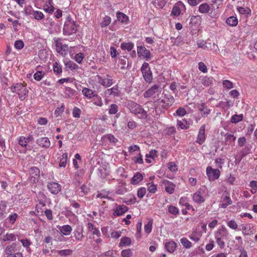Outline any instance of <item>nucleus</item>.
Returning a JSON list of instances; mask_svg holds the SVG:
<instances>
[{
	"label": "nucleus",
	"mask_w": 257,
	"mask_h": 257,
	"mask_svg": "<svg viewBox=\"0 0 257 257\" xmlns=\"http://www.w3.org/2000/svg\"><path fill=\"white\" fill-rule=\"evenodd\" d=\"M189 126L190 123L185 119H182L181 120H177V126L179 128L186 130L189 127Z\"/></svg>",
	"instance_id": "obj_29"
},
{
	"label": "nucleus",
	"mask_w": 257,
	"mask_h": 257,
	"mask_svg": "<svg viewBox=\"0 0 257 257\" xmlns=\"http://www.w3.org/2000/svg\"><path fill=\"white\" fill-rule=\"evenodd\" d=\"M143 179V176L140 173H136L131 180V183L134 185L138 184Z\"/></svg>",
	"instance_id": "obj_30"
},
{
	"label": "nucleus",
	"mask_w": 257,
	"mask_h": 257,
	"mask_svg": "<svg viewBox=\"0 0 257 257\" xmlns=\"http://www.w3.org/2000/svg\"><path fill=\"white\" fill-rule=\"evenodd\" d=\"M82 93L85 97L89 99L95 96H97V95L95 93L93 90L86 87H84L82 89Z\"/></svg>",
	"instance_id": "obj_24"
},
{
	"label": "nucleus",
	"mask_w": 257,
	"mask_h": 257,
	"mask_svg": "<svg viewBox=\"0 0 257 257\" xmlns=\"http://www.w3.org/2000/svg\"><path fill=\"white\" fill-rule=\"evenodd\" d=\"M16 239V235L13 233H7L3 237V240L4 241H12L15 240Z\"/></svg>",
	"instance_id": "obj_48"
},
{
	"label": "nucleus",
	"mask_w": 257,
	"mask_h": 257,
	"mask_svg": "<svg viewBox=\"0 0 257 257\" xmlns=\"http://www.w3.org/2000/svg\"><path fill=\"white\" fill-rule=\"evenodd\" d=\"M249 186L251 188V192L252 194H254L257 191V181H251L249 183Z\"/></svg>",
	"instance_id": "obj_61"
},
{
	"label": "nucleus",
	"mask_w": 257,
	"mask_h": 257,
	"mask_svg": "<svg viewBox=\"0 0 257 257\" xmlns=\"http://www.w3.org/2000/svg\"><path fill=\"white\" fill-rule=\"evenodd\" d=\"M177 244L173 241H170L166 242L165 244V247L167 251L170 253H173L176 249Z\"/></svg>",
	"instance_id": "obj_28"
},
{
	"label": "nucleus",
	"mask_w": 257,
	"mask_h": 257,
	"mask_svg": "<svg viewBox=\"0 0 257 257\" xmlns=\"http://www.w3.org/2000/svg\"><path fill=\"white\" fill-rule=\"evenodd\" d=\"M127 210L128 207L125 205L115 204V207L113 209V215L114 216H120Z\"/></svg>",
	"instance_id": "obj_15"
},
{
	"label": "nucleus",
	"mask_w": 257,
	"mask_h": 257,
	"mask_svg": "<svg viewBox=\"0 0 257 257\" xmlns=\"http://www.w3.org/2000/svg\"><path fill=\"white\" fill-rule=\"evenodd\" d=\"M226 23L232 27L235 26L238 24V20L236 17H230L228 18L226 21Z\"/></svg>",
	"instance_id": "obj_39"
},
{
	"label": "nucleus",
	"mask_w": 257,
	"mask_h": 257,
	"mask_svg": "<svg viewBox=\"0 0 257 257\" xmlns=\"http://www.w3.org/2000/svg\"><path fill=\"white\" fill-rule=\"evenodd\" d=\"M148 191L151 193H155L157 190V185H155L153 182H149L147 184Z\"/></svg>",
	"instance_id": "obj_40"
},
{
	"label": "nucleus",
	"mask_w": 257,
	"mask_h": 257,
	"mask_svg": "<svg viewBox=\"0 0 257 257\" xmlns=\"http://www.w3.org/2000/svg\"><path fill=\"white\" fill-rule=\"evenodd\" d=\"M238 12L242 15L244 14H250L251 13V10L248 8L238 7L237 8Z\"/></svg>",
	"instance_id": "obj_57"
},
{
	"label": "nucleus",
	"mask_w": 257,
	"mask_h": 257,
	"mask_svg": "<svg viewBox=\"0 0 257 257\" xmlns=\"http://www.w3.org/2000/svg\"><path fill=\"white\" fill-rule=\"evenodd\" d=\"M19 144L23 148H25L28 145V143L26 141V137L24 136H20L18 139Z\"/></svg>",
	"instance_id": "obj_49"
},
{
	"label": "nucleus",
	"mask_w": 257,
	"mask_h": 257,
	"mask_svg": "<svg viewBox=\"0 0 257 257\" xmlns=\"http://www.w3.org/2000/svg\"><path fill=\"white\" fill-rule=\"evenodd\" d=\"M233 103L230 100L226 101H220L218 104V106L224 109H228L230 107L233 105Z\"/></svg>",
	"instance_id": "obj_36"
},
{
	"label": "nucleus",
	"mask_w": 257,
	"mask_h": 257,
	"mask_svg": "<svg viewBox=\"0 0 257 257\" xmlns=\"http://www.w3.org/2000/svg\"><path fill=\"white\" fill-rule=\"evenodd\" d=\"M138 53L141 56L147 59H149L151 58V55L150 50L147 49L145 47L140 46L138 47Z\"/></svg>",
	"instance_id": "obj_19"
},
{
	"label": "nucleus",
	"mask_w": 257,
	"mask_h": 257,
	"mask_svg": "<svg viewBox=\"0 0 257 257\" xmlns=\"http://www.w3.org/2000/svg\"><path fill=\"white\" fill-rule=\"evenodd\" d=\"M198 12L201 14H207L212 18H217L218 14L213 5H209L207 3L201 4L198 7Z\"/></svg>",
	"instance_id": "obj_5"
},
{
	"label": "nucleus",
	"mask_w": 257,
	"mask_h": 257,
	"mask_svg": "<svg viewBox=\"0 0 257 257\" xmlns=\"http://www.w3.org/2000/svg\"><path fill=\"white\" fill-rule=\"evenodd\" d=\"M81 159V156L79 154H76L75 155L74 159L73 160V164L75 169H78L79 168L78 161H79L80 162Z\"/></svg>",
	"instance_id": "obj_46"
},
{
	"label": "nucleus",
	"mask_w": 257,
	"mask_h": 257,
	"mask_svg": "<svg viewBox=\"0 0 257 257\" xmlns=\"http://www.w3.org/2000/svg\"><path fill=\"white\" fill-rule=\"evenodd\" d=\"M53 69L54 72L56 74H60L62 72V66L61 64L57 62H55L53 63Z\"/></svg>",
	"instance_id": "obj_38"
},
{
	"label": "nucleus",
	"mask_w": 257,
	"mask_h": 257,
	"mask_svg": "<svg viewBox=\"0 0 257 257\" xmlns=\"http://www.w3.org/2000/svg\"><path fill=\"white\" fill-rule=\"evenodd\" d=\"M146 157L147 158H150L155 159L158 157V152L155 150H152L149 154H146Z\"/></svg>",
	"instance_id": "obj_60"
},
{
	"label": "nucleus",
	"mask_w": 257,
	"mask_h": 257,
	"mask_svg": "<svg viewBox=\"0 0 257 257\" xmlns=\"http://www.w3.org/2000/svg\"><path fill=\"white\" fill-rule=\"evenodd\" d=\"M225 137V144L227 145H233L236 139L235 137L233 135L226 134Z\"/></svg>",
	"instance_id": "obj_31"
},
{
	"label": "nucleus",
	"mask_w": 257,
	"mask_h": 257,
	"mask_svg": "<svg viewBox=\"0 0 257 257\" xmlns=\"http://www.w3.org/2000/svg\"><path fill=\"white\" fill-rule=\"evenodd\" d=\"M36 144L41 148L48 149L50 147L51 143L47 137H41L36 140Z\"/></svg>",
	"instance_id": "obj_16"
},
{
	"label": "nucleus",
	"mask_w": 257,
	"mask_h": 257,
	"mask_svg": "<svg viewBox=\"0 0 257 257\" xmlns=\"http://www.w3.org/2000/svg\"><path fill=\"white\" fill-rule=\"evenodd\" d=\"M11 91L17 94L21 100H24L27 97L29 92L26 86L21 83L14 84L11 86Z\"/></svg>",
	"instance_id": "obj_4"
},
{
	"label": "nucleus",
	"mask_w": 257,
	"mask_h": 257,
	"mask_svg": "<svg viewBox=\"0 0 257 257\" xmlns=\"http://www.w3.org/2000/svg\"><path fill=\"white\" fill-rule=\"evenodd\" d=\"M109 192L107 191H102L101 192H98L96 194V198L104 199L108 198Z\"/></svg>",
	"instance_id": "obj_53"
},
{
	"label": "nucleus",
	"mask_w": 257,
	"mask_h": 257,
	"mask_svg": "<svg viewBox=\"0 0 257 257\" xmlns=\"http://www.w3.org/2000/svg\"><path fill=\"white\" fill-rule=\"evenodd\" d=\"M20 241L22 243L23 247H25L26 250L28 252H30L31 249H30V246L32 243L31 241L28 239H22L20 240Z\"/></svg>",
	"instance_id": "obj_42"
},
{
	"label": "nucleus",
	"mask_w": 257,
	"mask_h": 257,
	"mask_svg": "<svg viewBox=\"0 0 257 257\" xmlns=\"http://www.w3.org/2000/svg\"><path fill=\"white\" fill-rule=\"evenodd\" d=\"M208 196L206 189L200 188V189L193 194V200L198 204H201L205 202V199L208 198Z\"/></svg>",
	"instance_id": "obj_6"
},
{
	"label": "nucleus",
	"mask_w": 257,
	"mask_h": 257,
	"mask_svg": "<svg viewBox=\"0 0 257 257\" xmlns=\"http://www.w3.org/2000/svg\"><path fill=\"white\" fill-rule=\"evenodd\" d=\"M76 93V91L70 87H66L64 92L65 95L68 98H72Z\"/></svg>",
	"instance_id": "obj_37"
},
{
	"label": "nucleus",
	"mask_w": 257,
	"mask_h": 257,
	"mask_svg": "<svg viewBox=\"0 0 257 257\" xmlns=\"http://www.w3.org/2000/svg\"><path fill=\"white\" fill-rule=\"evenodd\" d=\"M41 66H38L36 68V72L34 74V78L36 81H40L44 76L45 73V72L40 70Z\"/></svg>",
	"instance_id": "obj_25"
},
{
	"label": "nucleus",
	"mask_w": 257,
	"mask_h": 257,
	"mask_svg": "<svg viewBox=\"0 0 257 257\" xmlns=\"http://www.w3.org/2000/svg\"><path fill=\"white\" fill-rule=\"evenodd\" d=\"M115 252L110 250L98 255V257H115Z\"/></svg>",
	"instance_id": "obj_52"
},
{
	"label": "nucleus",
	"mask_w": 257,
	"mask_h": 257,
	"mask_svg": "<svg viewBox=\"0 0 257 257\" xmlns=\"http://www.w3.org/2000/svg\"><path fill=\"white\" fill-rule=\"evenodd\" d=\"M15 245L14 244L8 245L6 247L5 249V253L7 256H11L15 253Z\"/></svg>",
	"instance_id": "obj_35"
},
{
	"label": "nucleus",
	"mask_w": 257,
	"mask_h": 257,
	"mask_svg": "<svg viewBox=\"0 0 257 257\" xmlns=\"http://www.w3.org/2000/svg\"><path fill=\"white\" fill-rule=\"evenodd\" d=\"M73 251L70 249L58 250L56 252L60 256H67L72 254Z\"/></svg>",
	"instance_id": "obj_41"
},
{
	"label": "nucleus",
	"mask_w": 257,
	"mask_h": 257,
	"mask_svg": "<svg viewBox=\"0 0 257 257\" xmlns=\"http://www.w3.org/2000/svg\"><path fill=\"white\" fill-rule=\"evenodd\" d=\"M126 106L131 113L137 115L138 118L143 119L147 118V111L139 104L134 101L128 100L126 102Z\"/></svg>",
	"instance_id": "obj_1"
},
{
	"label": "nucleus",
	"mask_w": 257,
	"mask_h": 257,
	"mask_svg": "<svg viewBox=\"0 0 257 257\" xmlns=\"http://www.w3.org/2000/svg\"><path fill=\"white\" fill-rule=\"evenodd\" d=\"M232 203V200L228 196H225L221 198V203L220 207L222 208H225L227 206Z\"/></svg>",
	"instance_id": "obj_27"
},
{
	"label": "nucleus",
	"mask_w": 257,
	"mask_h": 257,
	"mask_svg": "<svg viewBox=\"0 0 257 257\" xmlns=\"http://www.w3.org/2000/svg\"><path fill=\"white\" fill-rule=\"evenodd\" d=\"M68 154L67 153H63L59 158V167H65L67 162Z\"/></svg>",
	"instance_id": "obj_32"
},
{
	"label": "nucleus",
	"mask_w": 257,
	"mask_h": 257,
	"mask_svg": "<svg viewBox=\"0 0 257 257\" xmlns=\"http://www.w3.org/2000/svg\"><path fill=\"white\" fill-rule=\"evenodd\" d=\"M168 212L174 215H177L179 213V211L178 208L173 205H169L168 207Z\"/></svg>",
	"instance_id": "obj_47"
},
{
	"label": "nucleus",
	"mask_w": 257,
	"mask_h": 257,
	"mask_svg": "<svg viewBox=\"0 0 257 257\" xmlns=\"http://www.w3.org/2000/svg\"><path fill=\"white\" fill-rule=\"evenodd\" d=\"M180 242L186 248H190L192 246V243L186 238L183 237L180 239Z\"/></svg>",
	"instance_id": "obj_45"
},
{
	"label": "nucleus",
	"mask_w": 257,
	"mask_h": 257,
	"mask_svg": "<svg viewBox=\"0 0 257 257\" xmlns=\"http://www.w3.org/2000/svg\"><path fill=\"white\" fill-rule=\"evenodd\" d=\"M81 110L77 107H74L72 110V115L74 118H80Z\"/></svg>",
	"instance_id": "obj_56"
},
{
	"label": "nucleus",
	"mask_w": 257,
	"mask_h": 257,
	"mask_svg": "<svg viewBox=\"0 0 257 257\" xmlns=\"http://www.w3.org/2000/svg\"><path fill=\"white\" fill-rule=\"evenodd\" d=\"M206 175L210 181H213L219 178L220 172L218 169H213L211 166L206 168Z\"/></svg>",
	"instance_id": "obj_9"
},
{
	"label": "nucleus",
	"mask_w": 257,
	"mask_h": 257,
	"mask_svg": "<svg viewBox=\"0 0 257 257\" xmlns=\"http://www.w3.org/2000/svg\"><path fill=\"white\" fill-rule=\"evenodd\" d=\"M201 236V234L196 232L193 231V233L189 236L190 239L195 242H198Z\"/></svg>",
	"instance_id": "obj_50"
},
{
	"label": "nucleus",
	"mask_w": 257,
	"mask_h": 257,
	"mask_svg": "<svg viewBox=\"0 0 257 257\" xmlns=\"http://www.w3.org/2000/svg\"><path fill=\"white\" fill-rule=\"evenodd\" d=\"M25 12L27 15H32L35 19L38 21H40L44 18V15L42 12L35 11L31 7L27 8Z\"/></svg>",
	"instance_id": "obj_10"
},
{
	"label": "nucleus",
	"mask_w": 257,
	"mask_h": 257,
	"mask_svg": "<svg viewBox=\"0 0 257 257\" xmlns=\"http://www.w3.org/2000/svg\"><path fill=\"white\" fill-rule=\"evenodd\" d=\"M77 31V25L70 16H68L64 23L63 33L64 35L70 36L75 34Z\"/></svg>",
	"instance_id": "obj_3"
},
{
	"label": "nucleus",
	"mask_w": 257,
	"mask_h": 257,
	"mask_svg": "<svg viewBox=\"0 0 257 257\" xmlns=\"http://www.w3.org/2000/svg\"><path fill=\"white\" fill-rule=\"evenodd\" d=\"M181 8H185V5L182 2L178 3L173 7L171 14L176 17L179 16L181 14Z\"/></svg>",
	"instance_id": "obj_21"
},
{
	"label": "nucleus",
	"mask_w": 257,
	"mask_h": 257,
	"mask_svg": "<svg viewBox=\"0 0 257 257\" xmlns=\"http://www.w3.org/2000/svg\"><path fill=\"white\" fill-rule=\"evenodd\" d=\"M120 47L123 50H127L128 51H130L133 49L134 45L132 43H122Z\"/></svg>",
	"instance_id": "obj_43"
},
{
	"label": "nucleus",
	"mask_w": 257,
	"mask_h": 257,
	"mask_svg": "<svg viewBox=\"0 0 257 257\" xmlns=\"http://www.w3.org/2000/svg\"><path fill=\"white\" fill-rule=\"evenodd\" d=\"M143 78L147 83H150L153 80V74L149 64L146 62L143 63L141 67Z\"/></svg>",
	"instance_id": "obj_7"
},
{
	"label": "nucleus",
	"mask_w": 257,
	"mask_h": 257,
	"mask_svg": "<svg viewBox=\"0 0 257 257\" xmlns=\"http://www.w3.org/2000/svg\"><path fill=\"white\" fill-rule=\"evenodd\" d=\"M58 228L60 232L65 235H69L72 230L71 226L69 225L61 226H60Z\"/></svg>",
	"instance_id": "obj_26"
},
{
	"label": "nucleus",
	"mask_w": 257,
	"mask_h": 257,
	"mask_svg": "<svg viewBox=\"0 0 257 257\" xmlns=\"http://www.w3.org/2000/svg\"><path fill=\"white\" fill-rule=\"evenodd\" d=\"M202 84L205 86H209L213 83V78L212 77H204L201 81Z\"/></svg>",
	"instance_id": "obj_44"
},
{
	"label": "nucleus",
	"mask_w": 257,
	"mask_h": 257,
	"mask_svg": "<svg viewBox=\"0 0 257 257\" xmlns=\"http://www.w3.org/2000/svg\"><path fill=\"white\" fill-rule=\"evenodd\" d=\"M65 65L67 68L71 70H75L78 67V66L76 63L71 61H69Z\"/></svg>",
	"instance_id": "obj_59"
},
{
	"label": "nucleus",
	"mask_w": 257,
	"mask_h": 257,
	"mask_svg": "<svg viewBox=\"0 0 257 257\" xmlns=\"http://www.w3.org/2000/svg\"><path fill=\"white\" fill-rule=\"evenodd\" d=\"M56 51L58 53L63 55L65 54V52L68 50V47L66 45H62L58 41L56 42Z\"/></svg>",
	"instance_id": "obj_22"
},
{
	"label": "nucleus",
	"mask_w": 257,
	"mask_h": 257,
	"mask_svg": "<svg viewBox=\"0 0 257 257\" xmlns=\"http://www.w3.org/2000/svg\"><path fill=\"white\" fill-rule=\"evenodd\" d=\"M117 18L118 21L122 23H125L128 20V17L125 14L121 12L117 13Z\"/></svg>",
	"instance_id": "obj_51"
},
{
	"label": "nucleus",
	"mask_w": 257,
	"mask_h": 257,
	"mask_svg": "<svg viewBox=\"0 0 257 257\" xmlns=\"http://www.w3.org/2000/svg\"><path fill=\"white\" fill-rule=\"evenodd\" d=\"M49 191L53 194H57L61 190V185L57 182H50L47 184Z\"/></svg>",
	"instance_id": "obj_12"
},
{
	"label": "nucleus",
	"mask_w": 257,
	"mask_h": 257,
	"mask_svg": "<svg viewBox=\"0 0 257 257\" xmlns=\"http://www.w3.org/2000/svg\"><path fill=\"white\" fill-rule=\"evenodd\" d=\"M43 10L47 13L52 14L55 10L53 1H47L43 6Z\"/></svg>",
	"instance_id": "obj_20"
},
{
	"label": "nucleus",
	"mask_w": 257,
	"mask_h": 257,
	"mask_svg": "<svg viewBox=\"0 0 257 257\" xmlns=\"http://www.w3.org/2000/svg\"><path fill=\"white\" fill-rule=\"evenodd\" d=\"M84 58V54L83 53H79L75 55L74 59L79 64L82 63Z\"/></svg>",
	"instance_id": "obj_55"
},
{
	"label": "nucleus",
	"mask_w": 257,
	"mask_h": 257,
	"mask_svg": "<svg viewBox=\"0 0 257 257\" xmlns=\"http://www.w3.org/2000/svg\"><path fill=\"white\" fill-rule=\"evenodd\" d=\"M113 145H115V144L118 142V140L114 137L113 135L111 134L107 135L105 137Z\"/></svg>",
	"instance_id": "obj_64"
},
{
	"label": "nucleus",
	"mask_w": 257,
	"mask_h": 257,
	"mask_svg": "<svg viewBox=\"0 0 257 257\" xmlns=\"http://www.w3.org/2000/svg\"><path fill=\"white\" fill-rule=\"evenodd\" d=\"M161 92V88L158 85H154L144 93L145 98L156 97Z\"/></svg>",
	"instance_id": "obj_8"
},
{
	"label": "nucleus",
	"mask_w": 257,
	"mask_h": 257,
	"mask_svg": "<svg viewBox=\"0 0 257 257\" xmlns=\"http://www.w3.org/2000/svg\"><path fill=\"white\" fill-rule=\"evenodd\" d=\"M127 192L126 184L124 182H119L118 187L116 188L115 193L118 195H122Z\"/></svg>",
	"instance_id": "obj_23"
},
{
	"label": "nucleus",
	"mask_w": 257,
	"mask_h": 257,
	"mask_svg": "<svg viewBox=\"0 0 257 257\" xmlns=\"http://www.w3.org/2000/svg\"><path fill=\"white\" fill-rule=\"evenodd\" d=\"M163 184L164 185L165 191L167 193L171 194L174 192L176 187L175 184L167 180H163Z\"/></svg>",
	"instance_id": "obj_17"
},
{
	"label": "nucleus",
	"mask_w": 257,
	"mask_h": 257,
	"mask_svg": "<svg viewBox=\"0 0 257 257\" xmlns=\"http://www.w3.org/2000/svg\"><path fill=\"white\" fill-rule=\"evenodd\" d=\"M111 22V19L109 17H105L103 18V21L101 23V27H105L109 25Z\"/></svg>",
	"instance_id": "obj_62"
},
{
	"label": "nucleus",
	"mask_w": 257,
	"mask_h": 257,
	"mask_svg": "<svg viewBox=\"0 0 257 257\" xmlns=\"http://www.w3.org/2000/svg\"><path fill=\"white\" fill-rule=\"evenodd\" d=\"M105 93L106 95L117 96L118 95L119 91L117 87L115 86L111 88L107 89Z\"/></svg>",
	"instance_id": "obj_33"
},
{
	"label": "nucleus",
	"mask_w": 257,
	"mask_h": 257,
	"mask_svg": "<svg viewBox=\"0 0 257 257\" xmlns=\"http://www.w3.org/2000/svg\"><path fill=\"white\" fill-rule=\"evenodd\" d=\"M133 254V252L131 249H123L121 252V255L122 257H131Z\"/></svg>",
	"instance_id": "obj_63"
},
{
	"label": "nucleus",
	"mask_w": 257,
	"mask_h": 257,
	"mask_svg": "<svg viewBox=\"0 0 257 257\" xmlns=\"http://www.w3.org/2000/svg\"><path fill=\"white\" fill-rule=\"evenodd\" d=\"M30 179L34 183H37L40 177V170L38 168L32 167L30 170Z\"/></svg>",
	"instance_id": "obj_11"
},
{
	"label": "nucleus",
	"mask_w": 257,
	"mask_h": 257,
	"mask_svg": "<svg viewBox=\"0 0 257 257\" xmlns=\"http://www.w3.org/2000/svg\"><path fill=\"white\" fill-rule=\"evenodd\" d=\"M229 236L227 229L224 227H222L215 233L216 243L220 248L223 249L225 247V240H227Z\"/></svg>",
	"instance_id": "obj_2"
},
{
	"label": "nucleus",
	"mask_w": 257,
	"mask_h": 257,
	"mask_svg": "<svg viewBox=\"0 0 257 257\" xmlns=\"http://www.w3.org/2000/svg\"><path fill=\"white\" fill-rule=\"evenodd\" d=\"M132 243L131 238L128 237H123L120 239V241L119 244L120 246H125L130 245Z\"/></svg>",
	"instance_id": "obj_34"
},
{
	"label": "nucleus",
	"mask_w": 257,
	"mask_h": 257,
	"mask_svg": "<svg viewBox=\"0 0 257 257\" xmlns=\"http://www.w3.org/2000/svg\"><path fill=\"white\" fill-rule=\"evenodd\" d=\"M152 225H153V221H152V220H151L147 223V224H146L145 225V227H144L145 231L147 234H149L152 231Z\"/></svg>",
	"instance_id": "obj_54"
},
{
	"label": "nucleus",
	"mask_w": 257,
	"mask_h": 257,
	"mask_svg": "<svg viewBox=\"0 0 257 257\" xmlns=\"http://www.w3.org/2000/svg\"><path fill=\"white\" fill-rule=\"evenodd\" d=\"M241 227L240 230H242V233L245 235H250L254 232L253 226L250 224L242 225Z\"/></svg>",
	"instance_id": "obj_18"
},
{
	"label": "nucleus",
	"mask_w": 257,
	"mask_h": 257,
	"mask_svg": "<svg viewBox=\"0 0 257 257\" xmlns=\"http://www.w3.org/2000/svg\"><path fill=\"white\" fill-rule=\"evenodd\" d=\"M205 124H202L199 128L198 134L197 137L196 142L199 145L203 144L206 140V135L205 134Z\"/></svg>",
	"instance_id": "obj_14"
},
{
	"label": "nucleus",
	"mask_w": 257,
	"mask_h": 257,
	"mask_svg": "<svg viewBox=\"0 0 257 257\" xmlns=\"http://www.w3.org/2000/svg\"><path fill=\"white\" fill-rule=\"evenodd\" d=\"M98 82L102 86L105 87H108L113 84V80L111 77L107 74L105 78H102L101 76L97 75Z\"/></svg>",
	"instance_id": "obj_13"
},
{
	"label": "nucleus",
	"mask_w": 257,
	"mask_h": 257,
	"mask_svg": "<svg viewBox=\"0 0 257 257\" xmlns=\"http://www.w3.org/2000/svg\"><path fill=\"white\" fill-rule=\"evenodd\" d=\"M118 111V106L115 104H112L110 105L108 112L110 114H115Z\"/></svg>",
	"instance_id": "obj_58"
}]
</instances>
